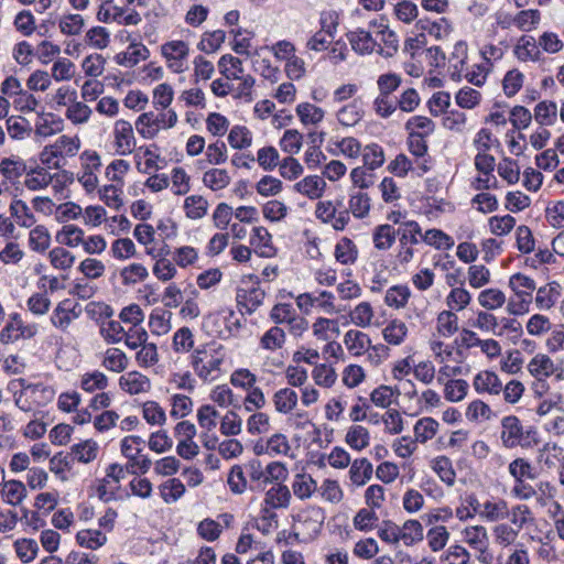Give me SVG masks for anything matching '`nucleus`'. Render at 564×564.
<instances>
[{"label": "nucleus", "instance_id": "cd10ccee", "mask_svg": "<svg viewBox=\"0 0 564 564\" xmlns=\"http://www.w3.org/2000/svg\"><path fill=\"white\" fill-rule=\"evenodd\" d=\"M344 344L350 355L358 357L369 350L371 340L366 333L357 329H349L344 335Z\"/></svg>", "mask_w": 564, "mask_h": 564}, {"label": "nucleus", "instance_id": "473e14b6", "mask_svg": "<svg viewBox=\"0 0 564 564\" xmlns=\"http://www.w3.org/2000/svg\"><path fill=\"white\" fill-rule=\"evenodd\" d=\"M514 55L522 62L538 61L541 56L538 37H520L514 46Z\"/></svg>", "mask_w": 564, "mask_h": 564}, {"label": "nucleus", "instance_id": "f03ea898", "mask_svg": "<svg viewBox=\"0 0 564 564\" xmlns=\"http://www.w3.org/2000/svg\"><path fill=\"white\" fill-rule=\"evenodd\" d=\"M11 386L20 387V390L14 391L13 399L15 405L24 412H31L37 406H45L55 397L53 387L43 383H30L24 378L12 381Z\"/></svg>", "mask_w": 564, "mask_h": 564}, {"label": "nucleus", "instance_id": "5701e85b", "mask_svg": "<svg viewBox=\"0 0 564 564\" xmlns=\"http://www.w3.org/2000/svg\"><path fill=\"white\" fill-rule=\"evenodd\" d=\"M253 234L250 238V243L254 251L264 258H272L276 253V249L272 242V236L267 228L259 226L253 228Z\"/></svg>", "mask_w": 564, "mask_h": 564}, {"label": "nucleus", "instance_id": "8fccbe9b", "mask_svg": "<svg viewBox=\"0 0 564 564\" xmlns=\"http://www.w3.org/2000/svg\"><path fill=\"white\" fill-rule=\"evenodd\" d=\"M411 296V291L408 285L398 284L389 288L384 295V303L389 307L403 308Z\"/></svg>", "mask_w": 564, "mask_h": 564}, {"label": "nucleus", "instance_id": "49530a36", "mask_svg": "<svg viewBox=\"0 0 564 564\" xmlns=\"http://www.w3.org/2000/svg\"><path fill=\"white\" fill-rule=\"evenodd\" d=\"M185 490V485L178 478H170L159 486L160 496L165 503L176 502Z\"/></svg>", "mask_w": 564, "mask_h": 564}, {"label": "nucleus", "instance_id": "c9c22d12", "mask_svg": "<svg viewBox=\"0 0 564 564\" xmlns=\"http://www.w3.org/2000/svg\"><path fill=\"white\" fill-rule=\"evenodd\" d=\"M316 480L308 474H296L292 481V491L301 500H306L317 490Z\"/></svg>", "mask_w": 564, "mask_h": 564}, {"label": "nucleus", "instance_id": "e433bc0d", "mask_svg": "<svg viewBox=\"0 0 564 564\" xmlns=\"http://www.w3.org/2000/svg\"><path fill=\"white\" fill-rule=\"evenodd\" d=\"M286 341L285 332L278 325L270 327L261 337L259 346L267 351L282 349Z\"/></svg>", "mask_w": 564, "mask_h": 564}, {"label": "nucleus", "instance_id": "7ed1b4c3", "mask_svg": "<svg viewBox=\"0 0 564 564\" xmlns=\"http://www.w3.org/2000/svg\"><path fill=\"white\" fill-rule=\"evenodd\" d=\"M80 145V139L77 135L62 134L53 143L43 148L40 161L48 169L59 170L66 165L68 159L78 154Z\"/></svg>", "mask_w": 564, "mask_h": 564}, {"label": "nucleus", "instance_id": "6e6552de", "mask_svg": "<svg viewBox=\"0 0 564 564\" xmlns=\"http://www.w3.org/2000/svg\"><path fill=\"white\" fill-rule=\"evenodd\" d=\"M463 541L475 552L482 564H492L494 554L489 550V535L484 525H469L462 531Z\"/></svg>", "mask_w": 564, "mask_h": 564}, {"label": "nucleus", "instance_id": "f3484780", "mask_svg": "<svg viewBox=\"0 0 564 564\" xmlns=\"http://www.w3.org/2000/svg\"><path fill=\"white\" fill-rule=\"evenodd\" d=\"M534 303L538 310L549 311L558 301L562 294V286L560 283L552 281L540 288L535 289Z\"/></svg>", "mask_w": 564, "mask_h": 564}, {"label": "nucleus", "instance_id": "7c9ffc66", "mask_svg": "<svg viewBox=\"0 0 564 564\" xmlns=\"http://www.w3.org/2000/svg\"><path fill=\"white\" fill-rule=\"evenodd\" d=\"M467 44L465 41H458L453 48L449 56V67L452 68L451 76L455 80H460L465 72L467 61Z\"/></svg>", "mask_w": 564, "mask_h": 564}, {"label": "nucleus", "instance_id": "423d86ee", "mask_svg": "<svg viewBox=\"0 0 564 564\" xmlns=\"http://www.w3.org/2000/svg\"><path fill=\"white\" fill-rule=\"evenodd\" d=\"M500 441L503 447L511 449L518 446L529 447L533 431H524L521 421L516 415H508L500 422Z\"/></svg>", "mask_w": 564, "mask_h": 564}, {"label": "nucleus", "instance_id": "58836bf2", "mask_svg": "<svg viewBox=\"0 0 564 564\" xmlns=\"http://www.w3.org/2000/svg\"><path fill=\"white\" fill-rule=\"evenodd\" d=\"M29 247L31 250L44 253L51 246V234L44 225H37L30 228Z\"/></svg>", "mask_w": 564, "mask_h": 564}, {"label": "nucleus", "instance_id": "ea45409f", "mask_svg": "<svg viewBox=\"0 0 564 564\" xmlns=\"http://www.w3.org/2000/svg\"><path fill=\"white\" fill-rule=\"evenodd\" d=\"M371 207V199L367 193L356 192L349 195L348 200V214H352V216L357 219H362L369 215Z\"/></svg>", "mask_w": 564, "mask_h": 564}, {"label": "nucleus", "instance_id": "f8f14e48", "mask_svg": "<svg viewBox=\"0 0 564 564\" xmlns=\"http://www.w3.org/2000/svg\"><path fill=\"white\" fill-rule=\"evenodd\" d=\"M315 216L324 224H329L337 231H343L350 221L347 210L337 212L332 200H319L316 204Z\"/></svg>", "mask_w": 564, "mask_h": 564}, {"label": "nucleus", "instance_id": "0e129e2a", "mask_svg": "<svg viewBox=\"0 0 564 564\" xmlns=\"http://www.w3.org/2000/svg\"><path fill=\"white\" fill-rule=\"evenodd\" d=\"M362 161L368 170H377L384 163V151L377 143L367 144L361 152Z\"/></svg>", "mask_w": 564, "mask_h": 564}, {"label": "nucleus", "instance_id": "a878e982", "mask_svg": "<svg viewBox=\"0 0 564 564\" xmlns=\"http://www.w3.org/2000/svg\"><path fill=\"white\" fill-rule=\"evenodd\" d=\"M371 237L377 251H388L393 247L397 240L395 227L388 223L380 224L372 229Z\"/></svg>", "mask_w": 564, "mask_h": 564}, {"label": "nucleus", "instance_id": "f257e3e1", "mask_svg": "<svg viewBox=\"0 0 564 564\" xmlns=\"http://www.w3.org/2000/svg\"><path fill=\"white\" fill-rule=\"evenodd\" d=\"M225 358L224 346L210 341L199 345L192 351L189 365L197 378L204 383H210L221 377Z\"/></svg>", "mask_w": 564, "mask_h": 564}, {"label": "nucleus", "instance_id": "aec40b11", "mask_svg": "<svg viewBox=\"0 0 564 564\" xmlns=\"http://www.w3.org/2000/svg\"><path fill=\"white\" fill-rule=\"evenodd\" d=\"M274 411L279 414H291L299 404V394L291 387L278 389L272 395Z\"/></svg>", "mask_w": 564, "mask_h": 564}, {"label": "nucleus", "instance_id": "1a4fd4ad", "mask_svg": "<svg viewBox=\"0 0 564 564\" xmlns=\"http://www.w3.org/2000/svg\"><path fill=\"white\" fill-rule=\"evenodd\" d=\"M39 325L36 323H25L17 313L11 315L10 322L2 328L0 340L3 344H11L18 340H26L36 336Z\"/></svg>", "mask_w": 564, "mask_h": 564}, {"label": "nucleus", "instance_id": "39448f33", "mask_svg": "<svg viewBox=\"0 0 564 564\" xmlns=\"http://www.w3.org/2000/svg\"><path fill=\"white\" fill-rule=\"evenodd\" d=\"M295 528L302 535L301 542L313 541L322 530L325 521V512L318 506H307L294 517Z\"/></svg>", "mask_w": 564, "mask_h": 564}, {"label": "nucleus", "instance_id": "774afa93", "mask_svg": "<svg viewBox=\"0 0 564 564\" xmlns=\"http://www.w3.org/2000/svg\"><path fill=\"white\" fill-rule=\"evenodd\" d=\"M79 386L84 391L93 393L97 390L106 389L108 387V378L104 372L94 370L80 377Z\"/></svg>", "mask_w": 564, "mask_h": 564}, {"label": "nucleus", "instance_id": "c03bdc74", "mask_svg": "<svg viewBox=\"0 0 564 564\" xmlns=\"http://www.w3.org/2000/svg\"><path fill=\"white\" fill-rule=\"evenodd\" d=\"M219 72L225 79L235 83L242 74V63L238 57L224 55L218 62Z\"/></svg>", "mask_w": 564, "mask_h": 564}, {"label": "nucleus", "instance_id": "a19ab883", "mask_svg": "<svg viewBox=\"0 0 564 564\" xmlns=\"http://www.w3.org/2000/svg\"><path fill=\"white\" fill-rule=\"evenodd\" d=\"M8 134L13 140H24L32 134L31 123L21 116H11L6 120Z\"/></svg>", "mask_w": 564, "mask_h": 564}, {"label": "nucleus", "instance_id": "a18cd8bd", "mask_svg": "<svg viewBox=\"0 0 564 564\" xmlns=\"http://www.w3.org/2000/svg\"><path fill=\"white\" fill-rule=\"evenodd\" d=\"M557 119V105L554 101L543 100L534 108V120L543 126H553Z\"/></svg>", "mask_w": 564, "mask_h": 564}, {"label": "nucleus", "instance_id": "603ef678", "mask_svg": "<svg viewBox=\"0 0 564 564\" xmlns=\"http://www.w3.org/2000/svg\"><path fill=\"white\" fill-rule=\"evenodd\" d=\"M431 467L447 486L455 484L456 473L453 468L452 460L447 456L435 457L431 463Z\"/></svg>", "mask_w": 564, "mask_h": 564}, {"label": "nucleus", "instance_id": "9b49d317", "mask_svg": "<svg viewBox=\"0 0 564 564\" xmlns=\"http://www.w3.org/2000/svg\"><path fill=\"white\" fill-rule=\"evenodd\" d=\"M80 308L74 304L69 299H65L57 303L54 307L50 322L57 330L66 334L75 319L80 315Z\"/></svg>", "mask_w": 564, "mask_h": 564}, {"label": "nucleus", "instance_id": "3c124183", "mask_svg": "<svg viewBox=\"0 0 564 564\" xmlns=\"http://www.w3.org/2000/svg\"><path fill=\"white\" fill-rule=\"evenodd\" d=\"M422 240L437 250H449L454 247V239L441 229L432 228L422 235Z\"/></svg>", "mask_w": 564, "mask_h": 564}, {"label": "nucleus", "instance_id": "0eeeda50", "mask_svg": "<svg viewBox=\"0 0 564 564\" xmlns=\"http://www.w3.org/2000/svg\"><path fill=\"white\" fill-rule=\"evenodd\" d=\"M265 297V291L261 288L259 281L251 278L242 281L237 289L236 301L241 314H253L262 304Z\"/></svg>", "mask_w": 564, "mask_h": 564}, {"label": "nucleus", "instance_id": "b1692460", "mask_svg": "<svg viewBox=\"0 0 564 564\" xmlns=\"http://www.w3.org/2000/svg\"><path fill=\"white\" fill-rule=\"evenodd\" d=\"M326 186L323 177L308 175L294 184V191L310 199H319L324 195Z\"/></svg>", "mask_w": 564, "mask_h": 564}, {"label": "nucleus", "instance_id": "a211bd4d", "mask_svg": "<svg viewBox=\"0 0 564 564\" xmlns=\"http://www.w3.org/2000/svg\"><path fill=\"white\" fill-rule=\"evenodd\" d=\"M9 213L14 223V226L30 229L36 223V218L32 209L23 199H20L17 196L12 198L9 205Z\"/></svg>", "mask_w": 564, "mask_h": 564}, {"label": "nucleus", "instance_id": "9d476101", "mask_svg": "<svg viewBox=\"0 0 564 564\" xmlns=\"http://www.w3.org/2000/svg\"><path fill=\"white\" fill-rule=\"evenodd\" d=\"M169 68L174 73H183L188 67V44L182 40L169 41L161 46Z\"/></svg>", "mask_w": 564, "mask_h": 564}, {"label": "nucleus", "instance_id": "ddd939ff", "mask_svg": "<svg viewBox=\"0 0 564 564\" xmlns=\"http://www.w3.org/2000/svg\"><path fill=\"white\" fill-rule=\"evenodd\" d=\"M113 148L119 155H129L133 152L137 141L132 124L123 119L115 122L113 130Z\"/></svg>", "mask_w": 564, "mask_h": 564}, {"label": "nucleus", "instance_id": "72a5a7b5", "mask_svg": "<svg viewBox=\"0 0 564 564\" xmlns=\"http://www.w3.org/2000/svg\"><path fill=\"white\" fill-rule=\"evenodd\" d=\"M129 359L119 348H108L102 354L101 366L112 372L120 373L128 368Z\"/></svg>", "mask_w": 564, "mask_h": 564}, {"label": "nucleus", "instance_id": "412c9836", "mask_svg": "<svg viewBox=\"0 0 564 564\" xmlns=\"http://www.w3.org/2000/svg\"><path fill=\"white\" fill-rule=\"evenodd\" d=\"M119 387L122 391L133 395L148 392L151 389V382L141 372L129 371L119 378Z\"/></svg>", "mask_w": 564, "mask_h": 564}, {"label": "nucleus", "instance_id": "c85d7f7f", "mask_svg": "<svg viewBox=\"0 0 564 564\" xmlns=\"http://www.w3.org/2000/svg\"><path fill=\"white\" fill-rule=\"evenodd\" d=\"M372 474V464L367 458H356L351 462L349 468V479L355 486H365L371 479Z\"/></svg>", "mask_w": 564, "mask_h": 564}, {"label": "nucleus", "instance_id": "2f4dec72", "mask_svg": "<svg viewBox=\"0 0 564 564\" xmlns=\"http://www.w3.org/2000/svg\"><path fill=\"white\" fill-rule=\"evenodd\" d=\"M52 174L43 166L26 170L24 174V186L30 191H41L52 183Z\"/></svg>", "mask_w": 564, "mask_h": 564}, {"label": "nucleus", "instance_id": "13d9d810", "mask_svg": "<svg viewBox=\"0 0 564 564\" xmlns=\"http://www.w3.org/2000/svg\"><path fill=\"white\" fill-rule=\"evenodd\" d=\"M172 348L176 354H187L194 350V334L191 328L183 326L174 333Z\"/></svg>", "mask_w": 564, "mask_h": 564}, {"label": "nucleus", "instance_id": "20e7f679", "mask_svg": "<svg viewBox=\"0 0 564 564\" xmlns=\"http://www.w3.org/2000/svg\"><path fill=\"white\" fill-rule=\"evenodd\" d=\"M177 122V115L174 110H161L141 113L135 120L137 132L143 138L151 140L158 135L160 130L173 128Z\"/></svg>", "mask_w": 564, "mask_h": 564}, {"label": "nucleus", "instance_id": "4d7b16f0", "mask_svg": "<svg viewBox=\"0 0 564 564\" xmlns=\"http://www.w3.org/2000/svg\"><path fill=\"white\" fill-rule=\"evenodd\" d=\"M334 256L341 264H352L357 260L358 250L349 238H341L335 246Z\"/></svg>", "mask_w": 564, "mask_h": 564}, {"label": "nucleus", "instance_id": "6e6d98bb", "mask_svg": "<svg viewBox=\"0 0 564 564\" xmlns=\"http://www.w3.org/2000/svg\"><path fill=\"white\" fill-rule=\"evenodd\" d=\"M438 422L430 416L420 419L414 425L415 442L426 443L432 440L438 431Z\"/></svg>", "mask_w": 564, "mask_h": 564}, {"label": "nucleus", "instance_id": "f704fd0d", "mask_svg": "<svg viewBox=\"0 0 564 564\" xmlns=\"http://www.w3.org/2000/svg\"><path fill=\"white\" fill-rule=\"evenodd\" d=\"M364 117L361 101L354 99L337 111V120L344 127H355Z\"/></svg>", "mask_w": 564, "mask_h": 564}, {"label": "nucleus", "instance_id": "4be33fe9", "mask_svg": "<svg viewBox=\"0 0 564 564\" xmlns=\"http://www.w3.org/2000/svg\"><path fill=\"white\" fill-rule=\"evenodd\" d=\"M291 499L290 489L284 485L275 484L265 491L262 506L272 511L275 509H286L290 506Z\"/></svg>", "mask_w": 564, "mask_h": 564}, {"label": "nucleus", "instance_id": "338daca9", "mask_svg": "<svg viewBox=\"0 0 564 564\" xmlns=\"http://www.w3.org/2000/svg\"><path fill=\"white\" fill-rule=\"evenodd\" d=\"M492 414L490 406L481 400L471 401L465 411L466 419L473 423L488 421L492 417Z\"/></svg>", "mask_w": 564, "mask_h": 564}, {"label": "nucleus", "instance_id": "dca6fc26", "mask_svg": "<svg viewBox=\"0 0 564 564\" xmlns=\"http://www.w3.org/2000/svg\"><path fill=\"white\" fill-rule=\"evenodd\" d=\"M473 387L477 393L499 395L502 391V381L496 372L482 370L474 377Z\"/></svg>", "mask_w": 564, "mask_h": 564}, {"label": "nucleus", "instance_id": "680f3d73", "mask_svg": "<svg viewBox=\"0 0 564 564\" xmlns=\"http://www.w3.org/2000/svg\"><path fill=\"white\" fill-rule=\"evenodd\" d=\"M85 238L84 230L75 225H65L56 234L57 242L68 246L70 248L83 245Z\"/></svg>", "mask_w": 564, "mask_h": 564}, {"label": "nucleus", "instance_id": "de8ad7c7", "mask_svg": "<svg viewBox=\"0 0 564 564\" xmlns=\"http://www.w3.org/2000/svg\"><path fill=\"white\" fill-rule=\"evenodd\" d=\"M422 235L421 226L415 220L404 224V227L395 228V237L399 239V245L402 246L417 245Z\"/></svg>", "mask_w": 564, "mask_h": 564}, {"label": "nucleus", "instance_id": "bb28decb", "mask_svg": "<svg viewBox=\"0 0 564 564\" xmlns=\"http://www.w3.org/2000/svg\"><path fill=\"white\" fill-rule=\"evenodd\" d=\"M508 285L512 290L514 297L533 301V292L536 289V284L532 278L523 273H514L509 278Z\"/></svg>", "mask_w": 564, "mask_h": 564}, {"label": "nucleus", "instance_id": "6ab92c4d", "mask_svg": "<svg viewBox=\"0 0 564 564\" xmlns=\"http://www.w3.org/2000/svg\"><path fill=\"white\" fill-rule=\"evenodd\" d=\"M528 370L545 388V379L554 375L557 367L547 355L538 354L529 361Z\"/></svg>", "mask_w": 564, "mask_h": 564}, {"label": "nucleus", "instance_id": "09e8293b", "mask_svg": "<svg viewBox=\"0 0 564 564\" xmlns=\"http://www.w3.org/2000/svg\"><path fill=\"white\" fill-rule=\"evenodd\" d=\"M345 442L355 451L360 452L369 446L370 433L361 425H352L348 429Z\"/></svg>", "mask_w": 564, "mask_h": 564}, {"label": "nucleus", "instance_id": "c756f323", "mask_svg": "<svg viewBox=\"0 0 564 564\" xmlns=\"http://www.w3.org/2000/svg\"><path fill=\"white\" fill-rule=\"evenodd\" d=\"M400 543L405 546H413L424 539V529L422 523L415 519H409L399 525Z\"/></svg>", "mask_w": 564, "mask_h": 564}, {"label": "nucleus", "instance_id": "e2e57ef3", "mask_svg": "<svg viewBox=\"0 0 564 564\" xmlns=\"http://www.w3.org/2000/svg\"><path fill=\"white\" fill-rule=\"evenodd\" d=\"M98 445L93 440H86L72 446V455L79 463L88 464L96 459Z\"/></svg>", "mask_w": 564, "mask_h": 564}, {"label": "nucleus", "instance_id": "bf43d9fd", "mask_svg": "<svg viewBox=\"0 0 564 564\" xmlns=\"http://www.w3.org/2000/svg\"><path fill=\"white\" fill-rule=\"evenodd\" d=\"M230 176L224 169H210L203 175V183L212 191H220L227 187L230 183Z\"/></svg>", "mask_w": 564, "mask_h": 564}, {"label": "nucleus", "instance_id": "5fc2aeb1", "mask_svg": "<svg viewBox=\"0 0 564 564\" xmlns=\"http://www.w3.org/2000/svg\"><path fill=\"white\" fill-rule=\"evenodd\" d=\"M444 386V398L448 402H460L468 393L469 384L464 379H452L442 383Z\"/></svg>", "mask_w": 564, "mask_h": 564}, {"label": "nucleus", "instance_id": "2eb2a0df", "mask_svg": "<svg viewBox=\"0 0 564 564\" xmlns=\"http://www.w3.org/2000/svg\"><path fill=\"white\" fill-rule=\"evenodd\" d=\"M26 163L20 156L11 155L0 161V174L6 185L18 184L21 176L26 173Z\"/></svg>", "mask_w": 564, "mask_h": 564}, {"label": "nucleus", "instance_id": "4c0bfd02", "mask_svg": "<svg viewBox=\"0 0 564 564\" xmlns=\"http://www.w3.org/2000/svg\"><path fill=\"white\" fill-rule=\"evenodd\" d=\"M63 129V120L52 113L41 115L36 122L34 133L41 138H47L58 133Z\"/></svg>", "mask_w": 564, "mask_h": 564}, {"label": "nucleus", "instance_id": "864d4df0", "mask_svg": "<svg viewBox=\"0 0 564 564\" xmlns=\"http://www.w3.org/2000/svg\"><path fill=\"white\" fill-rule=\"evenodd\" d=\"M506 294L499 289H486L478 294V303L487 311H495L506 303Z\"/></svg>", "mask_w": 564, "mask_h": 564}, {"label": "nucleus", "instance_id": "393cba45", "mask_svg": "<svg viewBox=\"0 0 564 564\" xmlns=\"http://www.w3.org/2000/svg\"><path fill=\"white\" fill-rule=\"evenodd\" d=\"M149 54L145 45L140 42H132L124 51L118 53L115 59L121 66L133 67L141 61H145Z\"/></svg>", "mask_w": 564, "mask_h": 564}, {"label": "nucleus", "instance_id": "37998d69", "mask_svg": "<svg viewBox=\"0 0 564 564\" xmlns=\"http://www.w3.org/2000/svg\"><path fill=\"white\" fill-rule=\"evenodd\" d=\"M508 471L514 481L521 482V480H533L536 478L535 468L523 457L513 459L508 466Z\"/></svg>", "mask_w": 564, "mask_h": 564}, {"label": "nucleus", "instance_id": "4468645a", "mask_svg": "<svg viewBox=\"0 0 564 564\" xmlns=\"http://www.w3.org/2000/svg\"><path fill=\"white\" fill-rule=\"evenodd\" d=\"M475 512L487 522H498L509 518L510 509L508 502L501 498H490L481 502Z\"/></svg>", "mask_w": 564, "mask_h": 564}, {"label": "nucleus", "instance_id": "79ce46f5", "mask_svg": "<svg viewBox=\"0 0 564 564\" xmlns=\"http://www.w3.org/2000/svg\"><path fill=\"white\" fill-rule=\"evenodd\" d=\"M1 496L8 505L19 506L26 497V488L20 480H8L2 485Z\"/></svg>", "mask_w": 564, "mask_h": 564}, {"label": "nucleus", "instance_id": "69168bd1", "mask_svg": "<svg viewBox=\"0 0 564 564\" xmlns=\"http://www.w3.org/2000/svg\"><path fill=\"white\" fill-rule=\"evenodd\" d=\"M382 334L388 344L398 346L404 341L408 327L402 321L393 319L383 328Z\"/></svg>", "mask_w": 564, "mask_h": 564}, {"label": "nucleus", "instance_id": "052dcab7", "mask_svg": "<svg viewBox=\"0 0 564 564\" xmlns=\"http://www.w3.org/2000/svg\"><path fill=\"white\" fill-rule=\"evenodd\" d=\"M208 207L207 199L200 195H191L184 200V210L189 219L203 218L207 214Z\"/></svg>", "mask_w": 564, "mask_h": 564}]
</instances>
